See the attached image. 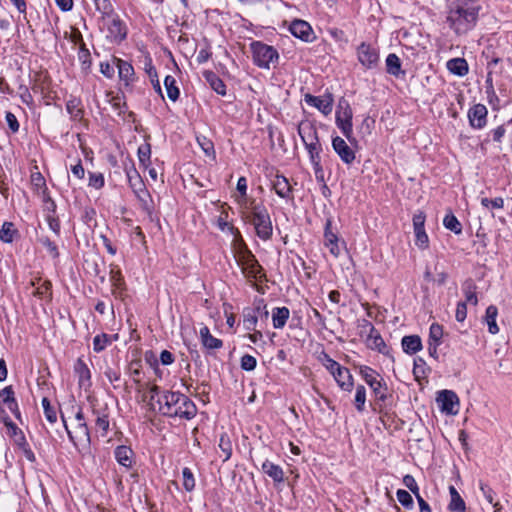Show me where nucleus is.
Instances as JSON below:
<instances>
[{
    "instance_id": "1",
    "label": "nucleus",
    "mask_w": 512,
    "mask_h": 512,
    "mask_svg": "<svg viewBox=\"0 0 512 512\" xmlns=\"http://www.w3.org/2000/svg\"><path fill=\"white\" fill-rule=\"evenodd\" d=\"M149 404L154 411L169 417L191 419L196 413L194 403L187 396L178 392L162 390L160 386L150 387Z\"/></svg>"
},
{
    "instance_id": "2",
    "label": "nucleus",
    "mask_w": 512,
    "mask_h": 512,
    "mask_svg": "<svg viewBox=\"0 0 512 512\" xmlns=\"http://www.w3.org/2000/svg\"><path fill=\"white\" fill-rule=\"evenodd\" d=\"M479 6L474 0H458L450 9V26L457 34L471 30L477 21Z\"/></svg>"
},
{
    "instance_id": "3",
    "label": "nucleus",
    "mask_w": 512,
    "mask_h": 512,
    "mask_svg": "<svg viewBox=\"0 0 512 512\" xmlns=\"http://www.w3.org/2000/svg\"><path fill=\"white\" fill-rule=\"evenodd\" d=\"M245 219L254 226L256 235L260 239L267 241L272 237L273 226L271 217L263 204L252 201L247 207Z\"/></svg>"
},
{
    "instance_id": "4",
    "label": "nucleus",
    "mask_w": 512,
    "mask_h": 512,
    "mask_svg": "<svg viewBox=\"0 0 512 512\" xmlns=\"http://www.w3.org/2000/svg\"><path fill=\"white\" fill-rule=\"evenodd\" d=\"M101 20L107 28V38L111 42L119 43L126 38L127 27L113 8L107 13H102Z\"/></svg>"
},
{
    "instance_id": "5",
    "label": "nucleus",
    "mask_w": 512,
    "mask_h": 512,
    "mask_svg": "<svg viewBox=\"0 0 512 512\" xmlns=\"http://www.w3.org/2000/svg\"><path fill=\"white\" fill-rule=\"evenodd\" d=\"M237 262L241 267L242 273L249 279H261L264 274L262 267L255 256L246 248L238 252Z\"/></svg>"
},
{
    "instance_id": "6",
    "label": "nucleus",
    "mask_w": 512,
    "mask_h": 512,
    "mask_svg": "<svg viewBox=\"0 0 512 512\" xmlns=\"http://www.w3.org/2000/svg\"><path fill=\"white\" fill-rule=\"evenodd\" d=\"M254 63L260 68H269L271 63L278 60L279 55L276 49L262 42L251 43Z\"/></svg>"
},
{
    "instance_id": "7",
    "label": "nucleus",
    "mask_w": 512,
    "mask_h": 512,
    "mask_svg": "<svg viewBox=\"0 0 512 512\" xmlns=\"http://www.w3.org/2000/svg\"><path fill=\"white\" fill-rule=\"evenodd\" d=\"M352 117L353 113L349 103L346 101L340 102L336 111V125L348 141L351 144H355L356 139L353 137Z\"/></svg>"
},
{
    "instance_id": "8",
    "label": "nucleus",
    "mask_w": 512,
    "mask_h": 512,
    "mask_svg": "<svg viewBox=\"0 0 512 512\" xmlns=\"http://www.w3.org/2000/svg\"><path fill=\"white\" fill-rule=\"evenodd\" d=\"M357 59L365 69H376L380 63L379 52L371 44L362 42L357 47Z\"/></svg>"
},
{
    "instance_id": "9",
    "label": "nucleus",
    "mask_w": 512,
    "mask_h": 512,
    "mask_svg": "<svg viewBox=\"0 0 512 512\" xmlns=\"http://www.w3.org/2000/svg\"><path fill=\"white\" fill-rule=\"evenodd\" d=\"M64 427L68 433L70 440L74 443V445L79 450L88 449L90 446V432L87 426V423H80L79 425H75L74 430L70 431L68 429L66 420L63 415H61Z\"/></svg>"
},
{
    "instance_id": "10",
    "label": "nucleus",
    "mask_w": 512,
    "mask_h": 512,
    "mask_svg": "<svg viewBox=\"0 0 512 512\" xmlns=\"http://www.w3.org/2000/svg\"><path fill=\"white\" fill-rule=\"evenodd\" d=\"M323 364L333 376L337 384H351L352 376L349 369L341 366L338 362L334 361L326 354L324 355Z\"/></svg>"
},
{
    "instance_id": "11",
    "label": "nucleus",
    "mask_w": 512,
    "mask_h": 512,
    "mask_svg": "<svg viewBox=\"0 0 512 512\" xmlns=\"http://www.w3.org/2000/svg\"><path fill=\"white\" fill-rule=\"evenodd\" d=\"M444 335L443 327L437 323H433L430 326L429 330V340H428V352L429 355L438 360L440 358V352L438 351V347L442 344V338Z\"/></svg>"
},
{
    "instance_id": "12",
    "label": "nucleus",
    "mask_w": 512,
    "mask_h": 512,
    "mask_svg": "<svg viewBox=\"0 0 512 512\" xmlns=\"http://www.w3.org/2000/svg\"><path fill=\"white\" fill-rule=\"evenodd\" d=\"M332 147L345 164L350 165L355 160V151L343 138L339 136L334 137L332 139Z\"/></svg>"
},
{
    "instance_id": "13",
    "label": "nucleus",
    "mask_w": 512,
    "mask_h": 512,
    "mask_svg": "<svg viewBox=\"0 0 512 512\" xmlns=\"http://www.w3.org/2000/svg\"><path fill=\"white\" fill-rule=\"evenodd\" d=\"M425 215L423 212H418L413 216V227L415 234V244L419 248H426L428 245V236L424 229Z\"/></svg>"
},
{
    "instance_id": "14",
    "label": "nucleus",
    "mask_w": 512,
    "mask_h": 512,
    "mask_svg": "<svg viewBox=\"0 0 512 512\" xmlns=\"http://www.w3.org/2000/svg\"><path fill=\"white\" fill-rule=\"evenodd\" d=\"M488 110L483 104H475L468 111L469 123L473 128L482 129L487 123Z\"/></svg>"
},
{
    "instance_id": "15",
    "label": "nucleus",
    "mask_w": 512,
    "mask_h": 512,
    "mask_svg": "<svg viewBox=\"0 0 512 512\" xmlns=\"http://www.w3.org/2000/svg\"><path fill=\"white\" fill-rule=\"evenodd\" d=\"M365 331L368 332L366 338V345L373 350H376L380 353H387V346L381 337L380 333L374 328V326L370 323H367L364 326Z\"/></svg>"
},
{
    "instance_id": "16",
    "label": "nucleus",
    "mask_w": 512,
    "mask_h": 512,
    "mask_svg": "<svg viewBox=\"0 0 512 512\" xmlns=\"http://www.w3.org/2000/svg\"><path fill=\"white\" fill-rule=\"evenodd\" d=\"M289 30L295 37L305 42H312L315 38L310 24L304 20L293 21Z\"/></svg>"
},
{
    "instance_id": "17",
    "label": "nucleus",
    "mask_w": 512,
    "mask_h": 512,
    "mask_svg": "<svg viewBox=\"0 0 512 512\" xmlns=\"http://www.w3.org/2000/svg\"><path fill=\"white\" fill-rule=\"evenodd\" d=\"M304 100L308 105L317 108L324 115H329L332 112L333 99L330 96L318 97L306 94Z\"/></svg>"
},
{
    "instance_id": "18",
    "label": "nucleus",
    "mask_w": 512,
    "mask_h": 512,
    "mask_svg": "<svg viewBox=\"0 0 512 512\" xmlns=\"http://www.w3.org/2000/svg\"><path fill=\"white\" fill-rule=\"evenodd\" d=\"M298 134L301 137L304 145L307 143H314V141H319L317 130L315 126L309 121H302L298 125Z\"/></svg>"
},
{
    "instance_id": "19",
    "label": "nucleus",
    "mask_w": 512,
    "mask_h": 512,
    "mask_svg": "<svg viewBox=\"0 0 512 512\" xmlns=\"http://www.w3.org/2000/svg\"><path fill=\"white\" fill-rule=\"evenodd\" d=\"M6 434L12 439L16 446H25L26 438L23 431L9 418L4 419Z\"/></svg>"
},
{
    "instance_id": "20",
    "label": "nucleus",
    "mask_w": 512,
    "mask_h": 512,
    "mask_svg": "<svg viewBox=\"0 0 512 512\" xmlns=\"http://www.w3.org/2000/svg\"><path fill=\"white\" fill-rule=\"evenodd\" d=\"M305 148L308 151L310 161L314 168L315 174L318 175V173H322L321 157H320L322 148H321L319 141H314V143H307V144H305Z\"/></svg>"
},
{
    "instance_id": "21",
    "label": "nucleus",
    "mask_w": 512,
    "mask_h": 512,
    "mask_svg": "<svg viewBox=\"0 0 512 512\" xmlns=\"http://www.w3.org/2000/svg\"><path fill=\"white\" fill-rule=\"evenodd\" d=\"M272 186L279 197L284 199L292 198V188L286 177L282 175H276L272 182Z\"/></svg>"
},
{
    "instance_id": "22",
    "label": "nucleus",
    "mask_w": 512,
    "mask_h": 512,
    "mask_svg": "<svg viewBox=\"0 0 512 512\" xmlns=\"http://www.w3.org/2000/svg\"><path fill=\"white\" fill-rule=\"evenodd\" d=\"M262 471L267 474L270 478L273 479L274 482L282 483L284 482V471L279 466L276 465L269 460H265L262 463Z\"/></svg>"
},
{
    "instance_id": "23",
    "label": "nucleus",
    "mask_w": 512,
    "mask_h": 512,
    "mask_svg": "<svg viewBox=\"0 0 512 512\" xmlns=\"http://www.w3.org/2000/svg\"><path fill=\"white\" fill-rule=\"evenodd\" d=\"M331 223L328 221L325 227V246L329 249L330 253L337 257L340 254V248L338 245V237L330 230Z\"/></svg>"
},
{
    "instance_id": "24",
    "label": "nucleus",
    "mask_w": 512,
    "mask_h": 512,
    "mask_svg": "<svg viewBox=\"0 0 512 512\" xmlns=\"http://www.w3.org/2000/svg\"><path fill=\"white\" fill-rule=\"evenodd\" d=\"M200 338L203 346L207 349H219L223 346L222 340L212 336L207 326L200 329Z\"/></svg>"
},
{
    "instance_id": "25",
    "label": "nucleus",
    "mask_w": 512,
    "mask_h": 512,
    "mask_svg": "<svg viewBox=\"0 0 512 512\" xmlns=\"http://www.w3.org/2000/svg\"><path fill=\"white\" fill-rule=\"evenodd\" d=\"M116 66L118 68L119 77L122 81L125 82L126 85L129 84L130 81L133 80L134 76V68L133 66L122 59L115 58Z\"/></svg>"
},
{
    "instance_id": "26",
    "label": "nucleus",
    "mask_w": 512,
    "mask_h": 512,
    "mask_svg": "<svg viewBox=\"0 0 512 512\" xmlns=\"http://www.w3.org/2000/svg\"><path fill=\"white\" fill-rule=\"evenodd\" d=\"M110 281L113 286V294L116 297H122L124 291V278L122 276L121 271L118 268H111L110 270Z\"/></svg>"
},
{
    "instance_id": "27",
    "label": "nucleus",
    "mask_w": 512,
    "mask_h": 512,
    "mask_svg": "<svg viewBox=\"0 0 512 512\" xmlns=\"http://www.w3.org/2000/svg\"><path fill=\"white\" fill-rule=\"evenodd\" d=\"M404 352L414 354L421 350L422 342L418 335L404 336L401 341Z\"/></svg>"
},
{
    "instance_id": "28",
    "label": "nucleus",
    "mask_w": 512,
    "mask_h": 512,
    "mask_svg": "<svg viewBox=\"0 0 512 512\" xmlns=\"http://www.w3.org/2000/svg\"><path fill=\"white\" fill-rule=\"evenodd\" d=\"M385 64L388 74L393 75L394 77H400L405 74L401 69L400 58L396 54L390 53L385 60Z\"/></svg>"
},
{
    "instance_id": "29",
    "label": "nucleus",
    "mask_w": 512,
    "mask_h": 512,
    "mask_svg": "<svg viewBox=\"0 0 512 512\" xmlns=\"http://www.w3.org/2000/svg\"><path fill=\"white\" fill-rule=\"evenodd\" d=\"M290 311L287 307H276L272 311V322L275 329H282L289 318Z\"/></svg>"
},
{
    "instance_id": "30",
    "label": "nucleus",
    "mask_w": 512,
    "mask_h": 512,
    "mask_svg": "<svg viewBox=\"0 0 512 512\" xmlns=\"http://www.w3.org/2000/svg\"><path fill=\"white\" fill-rule=\"evenodd\" d=\"M469 72V65L464 58L454 57L450 59V73L459 77L465 76Z\"/></svg>"
},
{
    "instance_id": "31",
    "label": "nucleus",
    "mask_w": 512,
    "mask_h": 512,
    "mask_svg": "<svg viewBox=\"0 0 512 512\" xmlns=\"http://www.w3.org/2000/svg\"><path fill=\"white\" fill-rule=\"evenodd\" d=\"M450 511L465 512L466 503L454 486L450 485Z\"/></svg>"
},
{
    "instance_id": "32",
    "label": "nucleus",
    "mask_w": 512,
    "mask_h": 512,
    "mask_svg": "<svg viewBox=\"0 0 512 512\" xmlns=\"http://www.w3.org/2000/svg\"><path fill=\"white\" fill-rule=\"evenodd\" d=\"M132 454V450L127 446H118L114 452L117 462L126 468L132 465Z\"/></svg>"
},
{
    "instance_id": "33",
    "label": "nucleus",
    "mask_w": 512,
    "mask_h": 512,
    "mask_svg": "<svg viewBox=\"0 0 512 512\" xmlns=\"http://www.w3.org/2000/svg\"><path fill=\"white\" fill-rule=\"evenodd\" d=\"M252 310H254L255 315L259 319L260 323H266L269 318V312L267 309V304L265 303V300L262 298H256L253 302V306L250 307Z\"/></svg>"
},
{
    "instance_id": "34",
    "label": "nucleus",
    "mask_w": 512,
    "mask_h": 512,
    "mask_svg": "<svg viewBox=\"0 0 512 512\" xmlns=\"http://www.w3.org/2000/svg\"><path fill=\"white\" fill-rule=\"evenodd\" d=\"M359 373L366 384H381L383 381L380 374L368 366L360 367Z\"/></svg>"
},
{
    "instance_id": "35",
    "label": "nucleus",
    "mask_w": 512,
    "mask_h": 512,
    "mask_svg": "<svg viewBox=\"0 0 512 512\" xmlns=\"http://www.w3.org/2000/svg\"><path fill=\"white\" fill-rule=\"evenodd\" d=\"M205 79L210 87L219 95H226V85L224 82L213 72H206Z\"/></svg>"
},
{
    "instance_id": "36",
    "label": "nucleus",
    "mask_w": 512,
    "mask_h": 512,
    "mask_svg": "<svg viewBox=\"0 0 512 512\" xmlns=\"http://www.w3.org/2000/svg\"><path fill=\"white\" fill-rule=\"evenodd\" d=\"M498 315V309L494 305H490L486 309L485 319L488 325V331L491 334H497L499 332V327L496 323V317Z\"/></svg>"
},
{
    "instance_id": "37",
    "label": "nucleus",
    "mask_w": 512,
    "mask_h": 512,
    "mask_svg": "<svg viewBox=\"0 0 512 512\" xmlns=\"http://www.w3.org/2000/svg\"><path fill=\"white\" fill-rule=\"evenodd\" d=\"M243 327L246 331L255 330L258 323L260 322L257 316L255 315L254 310L250 307H247L243 310Z\"/></svg>"
},
{
    "instance_id": "38",
    "label": "nucleus",
    "mask_w": 512,
    "mask_h": 512,
    "mask_svg": "<svg viewBox=\"0 0 512 512\" xmlns=\"http://www.w3.org/2000/svg\"><path fill=\"white\" fill-rule=\"evenodd\" d=\"M13 390L11 386H6L1 392L0 396L2 397L4 403L7 405V408L14 414L18 415V405L13 397Z\"/></svg>"
},
{
    "instance_id": "39",
    "label": "nucleus",
    "mask_w": 512,
    "mask_h": 512,
    "mask_svg": "<svg viewBox=\"0 0 512 512\" xmlns=\"http://www.w3.org/2000/svg\"><path fill=\"white\" fill-rule=\"evenodd\" d=\"M164 86H165L168 98L171 101L175 102L179 98V95H180V91L176 85L175 78L171 75L166 76L164 79Z\"/></svg>"
},
{
    "instance_id": "40",
    "label": "nucleus",
    "mask_w": 512,
    "mask_h": 512,
    "mask_svg": "<svg viewBox=\"0 0 512 512\" xmlns=\"http://www.w3.org/2000/svg\"><path fill=\"white\" fill-rule=\"evenodd\" d=\"M218 447L222 452L220 456L223 458V461L229 460L232 455V443L226 433L220 435Z\"/></svg>"
},
{
    "instance_id": "41",
    "label": "nucleus",
    "mask_w": 512,
    "mask_h": 512,
    "mask_svg": "<svg viewBox=\"0 0 512 512\" xmlns=\"http://www.w3.org/2000/svg\"><path fill=\"white\" fill-rule=\"evenodd\" d=\"M128 182L132 189V191L135 193H142L143 189H145V184L143 180L141 179L139 173L137 171L128 172L127 173Z\"/></svg>"
},
{
    "instance_id": "42",
    "label": "nucleus",
    "mask_w": 512,
    "mask_h": 512,
    "mask_svg": "<svg viewBox=\"0 0 512 512\" xmlns=\"http://www.w3.org/2000/svg\"><path fill=\"white\" fill-rule=\"evenodd\" d=\"M74 371L79 377V384L90 380V370L82 359L76 361Z\"/></svg>"
},
{
    "instance_id": "43",
    "label": "nucleus",
    "mask_w": 512,
    "mask_h": 512,
    "mask_svg": "<svg viewBox=\"0 0 512 512\" xmlns=\"http://www.w3.org/2000/svg\"><path fill=\"white\" fill-rule=\"evenodd\" d=\"M197 142L207 157H210L212 160L216 159L214 144L210 139L205 136H198Z\"/></svg>"
},
{
    "instance_id": "44",
    "label": "nucleus",
    "mask_w": 512,
    "mask_h": 512,
    "mask_svg": "<svg viewBox=\"0 0 512 512\" xmlns=\"http://www.w3.org/2000/svg\"><path fill=\"white\" fill-rule=\"evenodd\" d=\"M111 343L112 338L108 334H98L93 338V350L99 353L103 351Z\"/></svg>"
},
{
    "instance_id": "45",
    "label": "nucleus",
    "mask_w": 512,
    "mask_h": 512,
    "mask_svg": "<svg viewBox=\"0 0 512 512\" xmlns=\"http://www.w3.org/2000/svg\"><path fill=\"white\" fill-rule=\"evenodd\" d=\"M16 230L11 222H4L0 229V240L5 243H11L14 239Z\"/></svg>"
},
{
    "instance_id": "46",
    "label": "nucleus",
    "mask_w": 512,
    "mask_h": 512,
    "mask_svg": "<svg viewBox=\"0 0 512 512\" xmlns=\"http://www.w3.org/2000/svg\"><path fill=\"white\" fill-rule=\"evenodd\" d=\"M32 285L35 286L36 283L35 282H32ZM37 287L35 289V291L33 292V294L39 298H43V297H46L50 294V289H51V283L47 280L45 281H41V279H38L37 281Z\"/></svg>"
},
{
    "instance_id": "47",
    "label": "nucleus",
    "mask_w": 512,
    "mask_h": 512,
    "mask_svg": "<svg viewBox=\"0 0 512 512\" xmlns=\"http://www.w3.org/2000/svg\"><path fill=\"white\" fill-rule=\"evenodd\" d=\"M42 407L44 410V415L50 423H55L57 421V412L54 407L51 406L50 401L47 397L42 399Z\"/></svg>"
},
{
    "instance_id": "48",
    "label": "nucleus",
    "mask_w": 512,
    "mask_h": 512,
    "mask_svg": "<svg viewBox=\"0 0 512 512\" xmlns=\"http://www.w3.org/2000/svg\"><path fill=\"white\" fill-rule=\"evenodd\" d=\"M183 487L187 492H191L195 487V478L192 471L185 467L182 470Z\"/></svg>"
},
{
    "instance_id": "49",
    "label": "nucleus",
    "mask_w": 512,
    "mask_h": 512,
    "mask_svg": "<svg viewBox=\"0 0 512 512\" xmlns=\"http://www.w3.org/2000/svg\"><path fill=\"white\" fill-rule=\"evenodd\" d=\"M150 157H151V147L149 144H142L138 148V158L140 164L147 167L150 163Z\"/></svg>"
},
{
    "instance_id": "50",
    "label": "nucleus",
    "mask_w": 512,
    "mask_h": 512,
    "mask_svg": "<svg viewBox=\"0 0 512 512\" xmlns=\"http://www.w3.org/2000/svg\"><path fill=\"white\" fill-rule=\"evenodd\" d=\"M481 204L487 209H502L504 207V199L502 197L494 199L483 197L481 198Z\"/></svg>"
},
{
    "instance_id": "51",
    "label": "nucleus",
    "mask_w": 512,
    "mask_h": 512,
    "mask_svg": "<svg viewBox=\"0 0 512 512\" xmlns=\"http://www.w3.org/2000/svg\"><path fill=\"white\" fill-rule=\"evenodd\" d=\"M436 403L442 413L448 414V390L444 389L438 392Z\"/></svg>"
},
{
    "instance_id": "52",
    "label": "nucleus",
    "mask_w": 512,
    "mask_h": 512,
    "mask_svg": "<svg viewBox=\"0 0 512 512\" xmlns=\"http://www.w3.org/2000/svg\"><path fill=\"white\" fill-rule=\"evenodd\" d=\"M480 490L484 496V498L490 503L492 504L495 508H496V512H498L497 510V506H498V503H494V495H495V492L493 491V489L485 484V483H482L480 482Z\"/></svg>"
},
{
    "instance_id": "53",
    "label": "nucleus",
    "mask_w": 512,
    "mask_h": 512,
    "mask_svg": "<svg viewBox=\"0 0 512 512\" xmlns=\"http://www.w3.org/2000/svg\"><path fill=\"white\" fill-rule=\"evenodd\" d=\"M397 499L405 508H411L413 506V499L409 492L406 490L399 489L397 491Z\"/></svg>"
},
{
    "instance_id": "54",
    "label": "nucleus",
    "mask_w": 512,
    "mask_h": 512,
    "mask_svg": "<svg viewBox=\"0 0 512 512\" xmlns=\"http://www.w3.org/2000/svg\"><path fill=\"white\" fill-rule=\"evenodd\" d=\"M366 401V392L364 386H359L355 394V406L358 411H363Z\"/></svg>"
},
{
    "instance_id": "55",
    "label": "nucleus",
    "mask_w": 512,
    "mask_h": 512,
    "mask_svg": "<svg viewBox=\"0 0 512 512\" xmlns=\"http://www.w3.org/2000/svg\"><path fill=\"white\" fill-rule=\"evenodd\" d=\"M40 242L47 249L48 253L53 258H57L59 256V251H58L57 245L53 241H51L48 237H41Z\"/></svg>"
},
{
    "instance_id": "56",
    "label": "nucleus",
    "mask_w": 512,
    "mask_h": 512,
    "mask_svg": "<svg viewBox=\"0 0 512 512\" xmlns=\"http://www.w3.org/2000/svg\"><path fill=\"white\" fill-rule=\"evenodd\" d=\"M105 180L102 173H89V186L100 189L104 186Z\"/></svg>"
},
{
    "instance_id": "57",
    "label": "nucleus",
    "mask_w": 512,
    "mask_h": 512,
    "mask_svg": "<svg viewBox=\"0 0 512 512\" xmlns=\"http://www.w3.org/2000/svg\"><path fill=\"white\" fill-rule=\"evenodd\" d=\"M404 485L415 495H419V487L417 485L416 480L411 475H406L403 478Z\"/></svg>"
},
{
    "instance_id": "58",
    "label": "nucleus",
    "mask_w": 512,
    "mask_h": 512,
    "mask_svg": "<svg viewBox=\"0 0 512 512\" xmlns=\"http://www.w3.org/2000/svg\"><path fill=\"white\" fill-rule=\"evenodd\" d=\"M256 363L257 362H256L255 357H253L251 355L246 354L241 358V367L244 370H247V371L253 370L256 367Z\"/></svg>"
},
{
    "instance_id": "59",
    "label": "nucleus",
    "mask_w": 512,
    "mask_h": 512,
    "mask_svg": "<svg viewBox=\"0 0 512 512\" xmlns=\"http://www.w3.org/2000/svg\"><path fill=\"white\" fill-rule=\"evenodd\" d=\"M94 2L95 8L98 12L107 13L109 12L113 7L109 0H92Z\"/></svg>"
},
{
    "instance_id": "60",
    "label": "nucleus",
    "mask_w": 512,
    "mask_h": 512,
    "mask_svg": "<svg viewBox=\"0 0 512 512\" xmlns=\"http://www.w3.org/2000/svg\"><path fill=\"white\" fill-rule=\"evenodd\" d=\"M144 70L147 73L150 81L158 77L157 71L152 64V60L150 57L145 58Z\"/></svg>"
},
{
    "instance_id": "61",
    "label": "nucleus",
    "mask_w": 512,
    "mask_h": 512,
    "mask_svg": "<svg viewBox=\"0 0 512 512\" xmlns=\"http://www.w3.org/2000/svg\"><path fill=\"white\" fill-rule=\"evenodd\" d=\"M96 429L106 434L109 428V420L106 415L98 416L95 422Z\"/></svg>"
},
{
    "instance_id": "62",
    "label": "nucleus",
    "mask_w": 512,
    "mask_h": 512,
    "mask_svg": "<svg viewBox=\"0 0 512 512\" xmlns=\"http://www.w3.org/2000/svg\"><path fill=\"white\" fill-rule=\"evenodd\" d=\"M47 223L49 228L56 234L59 235L60 233V221L57 217L54 215L49 214L47 216Z\"/></svg>"
},
{
    "instance_id": "63",
    "label": "nucleus",
    "mask_w": 512,
    "mask_h": 512,
    "mask_svg": "<svg viewBox=\"0 0 512 512\" xmlns=\"http://www.w3.org/2000/svg\"><path fill=\"white\" fill-rule=\"evenodd\" d=\"M467 316V306L465 302H460L457 305L456 312H455V318L457 321L462 322L465 320Z\"/></svg>"
},
{
    "instance_id": "64",
    "label": "nucleus",
    "mask_w": 512,
    "mask_h": 512,
    "mask_svg": "<svg viewBox=\"0 0 512 512\" xmlns=\"http://www.w3.org/2000/svg\"><path fill=\"white\" fill-rule=\"evenodd\" d=\"M5 118H6V122L9 126V128L13 132H17L19 130V123H18L16 116L11 112H7Z\"/></svg>"
}]
</instances>
